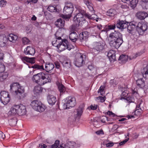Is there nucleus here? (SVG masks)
Instances as JSON below:
<instances>
[{"instance_id":"f03ea898","label":"nucleus","mask_w":148,"mask_h":148,"mask_svg":"<svg viewBox=\"0 0 148 148\" xmlns=\"http://www.w3.org/2000/svg\"><path fill=\"white\" fill-rule=\"evenodd\" d=\"M74 10L73 4L70 2L65 3V6L63 10V13L64 14L61 15V16L66 20H69L71 17Z\"/></svg>"},{"instance_id":"13d9d810","label":"nucleus","mask_w":148,"mask_h":148,"mask_svg":"<svg viewBox=\"0 0 148 148\" xmlns=\"http://www.w3.org/2000/svg\"><path fill=\"white\" fill-rule=\"evenodd\" d=\"M6 1L4 0H1L0 1V6L4 7L6 5Z\"/></svg>"},{"instance_id":"72a5a7b5","label":"nucleus","mask_w":148,"mask_h":148,"mask_svg":"<svg viewBox=\"0 0 148 148\" xmlns=\"http://www.w3.org/2000/svg\"><path fill=\"white\" fill-rule=\"evenodd\" d=\"M18 87H19V85L18 83H14L11 84L10 86V91L11 92L14 91L16 90Z\"/></svg>"},{"instance_id":"ea45409f","label":"nucleus","mask_w":148,"mask_h":148,"mask_svg":"<svg viewBox=\"0 0 148 148\" xmlns=\"http://www.w3.org/2000/svg\"><path fill=\"white\" fill-rule=\"evenodd\" d=\"M115 27V24L107 25L106 26L104 31L107 32L110 30L114 29Z\"/></svg>"},{"instance_id":"a211bd4d","label":"nucleus","mask_w":148,"mask_h":148,"mask_svg":"<svg viewBox=\"0 0 148 148\" xmlns=\"http://www.w3.org/2000/svg\"><path fill=\"white\" fill-rule=\"evenodd\" d=\"M54 67V66L52 63L47 62L45 64L44 70L47 72L51 73Z\"/></svg>"},{"instance_id":"f3484780","label":"nucleus","mask_w":148,"mask_h":148,"mask_svg":"<svg viewBox=\"0 0 148 148\" xmlns=\"http://www.w3.org/2000/svg\"><path fill=\"white\" fill-rule=\"evenodd\" d=\"M148 16L147 13L145 12L139 11L136 14V17L140 20H143Z\"/></svg>"},{"instance_id":"052dcab7","label":"nucleus","mask_w":148,"mask_h":148,"mask_svg":"<svg viewBox=\"0 0 148 148\" xmlns=\"http://www.w3.org/2000/svg\"><path fill=\"white\" fill-rule=\"evenodd\" d=\"M107 118L105 116H102L101 118V121L103 123H105L106 121L107 120Z\"/></svg>"},{"instance_id":"4468645a","label":"nucleus","mask_w":148,"mask_h":148,"mask_svg":"<svg viewBox=\"0 0 148 148\" xmlns=\"http://www.w3.org/2000/svg\"><path fill=\"white\" fill-rule=\"evenodd\" d=\"M18 115L21 116L26 114V110L25 107L23 104L18 105Z\"/></svg>"},{"instance_id":"a18cd8bd","label":"nucleus","mask_w":148,"mask_h":148,"mask_svg":"<svg viewBox=\"0 0 148 148\" xmlns=\"http://www.w3.org/2000/svg\"><path fill=\"white\" fill-rule=\"evenodd\" d=\"M48 10L51 12H56L57 11V9L55 5H49L48 8Z\"/></svg>"},{"instance_id":"39448f33","label":"nucleus","mask_w":148,"mask_h":148,"mask_svg":"<svg viewBox=\"0 0 148 148\" xmlns=\"http://www.w3.org/2000/svg\"><path fill=\"white\" fill-rule=\"evenodd\" d=\"M56 47L60 52L63 51L66 49L70 50L73 47V46L69 44L68 41L66 39L61 40V41L57 45Z\"/></svg>"},{"instance_id":"09e8293b","label":"nucleus","mask_w":148,"mask_h":148,"mask_svg":"<svg viewBox=\"0 0 148 148\" xmlns=\"http://www.w3.org/2000/svg\"><path fill=\"white\" fill-rule=\"evenodd\" d=\"M104 86H101L99 89L98 92L101 95H103L105 94V91L104 90Z\"/></svg>"},{"instance_id":"e2e57ef3","label":"nucleus","mask_w":148,"mask_h":148,"mask_svg":"<svg viewBox=\"0 0 148 148\" xmlns=\"http://www.w3.org/2000/svg\"><path fill=\"white\" fill-rule=\"evenodd\" d=\"M97 105L95 104L92 105L90 107V108L91 109L93 110H96L97 109Z\"/></svg>"},{"instance_id":"6e6d98bb","label":"nucleus","mask_w":148,"mask_h":148,"mask_svg":"<svg viewBox=\"0 0 148 148\" xmlns=\"http://www.w3.org/2000/svg\"><path fill=\"white\" fill-rule=\"evenodd\" d=\"M32 29V27L30 25L27 26L26 27L25 32L27 33H28L31 32Z\"/></svg>"},{"instance_id":"2f4dec72","label":"nucleus","mask_w":148,"mask_h":148,"mask_svg":"<svg viewBox=\"0 0 148 148\" xmlns=\"http://www.w3.org/2000/svg\"><path fill=\"white\" fill-rule=\"evenodd\" d=\"M24 88L19 85V87H18L16 90H15V94L20 97L21 94L24 92Z\"/></svg>"},{"instance_id":"bb28decb","label":"nucleus","mask_w":148,"mask_h":148,"mask_svg":"<svg viewBox=\"0 0 148 148\" xmlns=\"http://www.w3.org/2000/svg\"><path fill=\"white\" fill-rule=\"evenodd\" d=\"M88 35L89 34L88 32H83L79 34V38L81 41L85 40L88 38Z\"/></svg>"},{"instance_id":"5701e85b","label":"nucleus","mask_w":148,"mask_h":148,"mask_svg":"<svg viewBox=\"0 0 148 148\" xmlns=\"http://www.w3.org/2000/svg\"><path fill=\"white\" fill-rule=\"evenodd\" d=\"M21 58L24 63L27 62L31 64H34L35 62V58H29L27 57H22Z\"/></svg>"},{"instance_id":"423d86ee","label":"nucleus","mask_w":148,"mask_h":148,"mask_svg":"<svg viewBox=\"0 0 148 148\" xmlns=\"http://www.w3.org/2000/svg\"><path fill=\"white\" fill-rule=\"evenodd\" d=\"M79 12L74 16L73 19L74 22L77 26H81L86 22L82 12L80 11Z\"/></svg>"},{"instance_id":"0e129e2a","label":"nucleus","mask_w":148,"mask_h":148,"mask_svg":"<svg viewBox=\"0 0 148 148\" xmlns=\"http://www.w3.org/2000/svg\"><path fill=\"white\" fill-rule=\"evenodd\" d=\"M126 56L123 55H122L120 56L119 58V60L123 61L125 60Z\"/></svg>"},{"instance_id":"58836bf2","label":"nucleus","mask_w":148,"mask_h":148,"mask_svg":"<svg viewBox=\"0 0 148 148\" xmlns=\"http://www.w3.org/2000/svg\"><path fill=\"white\" fill-rule=\"evenodd\" d=\"M28 67L29 68H32L33 69H37L41 71L44 70V67L42 65H40L37 64H35L31 67L29 66Z\"/></svg>"},{"instance_id":"cd10ccee","label":"nucleus","mask_w":148,"mask_h":148,"mask_svg":"<svg viewBox=\"0 0 148 148\" xmlns=\"http://www.w3.org/2000/svg\"><path fill=\"white\" fill-rule=\"evenodd\" d=\"M78 35L77 33L74 32H72L69 34V38L72 41L75 42L77 40Z\"/></svg>"},{"instance_id":"37998d69","label":"nucleus","mask_w":148,"mask_h":148,"mask_svg":"<svg viewBox=\"0 0 148 148\" xmlns=\"http://www.w3.org/2000/svg\"><path fill=\"white\" fill-rule=\"evenodd\" d=\"M116 14L115 10L113 9H110L107 12V15L110 16H113Z\"/></svg>"},{"instance_id":"2eb2a0df","label":"nucleus","mask_w":148,"mask_h":148,"mask_svg":"<svg viewBox=\"0 0 148 148\" xmlns=\"http://www.w3.org/2000/svg\"><path fill=\"white\" fill-rule=\"evenodd\" d=\"M76 144L73 141H69L65 144H62L58 147V148H74Z\"/></svg>"},{"instance_id":"c9c22d12","label":"nucleus","mask_w":148,"mask_h":148,"mask_svg":"<svg viewBox=\"0 0 148 148\" xmlns=\"http://www.w3.org/2000/svg\"><path fill=\"white\" fill-rule=\"evenodd\" d=\"M10 99V95H9L8 96L5 97L4 98L3 97L2 98L0 99V101L3 104L5 105L9 103Z\"/></svg>"},{"instance_id":"7ed1b4c3","label":"nucleus","mask_w":148,"mask_h":148,"mask_svg":"<svg viewBox=\"0 0 148 148\" xmlns=\"http://www.w3.org/2000/svg\"><path fill=\"white\" fill-rule=\"evenodd\" d=\"M63 108L64 109H69L74 107L76 103L75 97L70 96L66 98L63 100Z\"/></svg>"},{"instance_id":"4c0bfd02","label":"nucleus","mask_w":148,"mask_h":148,"mask_svg":"<svg viewBox=\"0 0 148 148\" xmlns=\"http://www.w3.org/2000/svg\"><path fill=\"white\" fill-rule=\"evenodd\" d=\"M42 90V88L40 86H37L34 87V94H37L41 92Z\"/></svg>"},{"instance_id":"774afa93","label":"nucleus","mask_w":148,"mask_h":148,"mask_svg":"<svg viewBox=\"0 0 148 148\" xmlns=\"http://www.w3.org/2000/svg\"><path fill=\"white\" fill-rule=\"evenodd\" d=\"M39 147L40 148H46L47 146L43 143H41L39 144Z\"/></svg>"},{"instance_id":"393cba45","label":"nucleus","mask_w":148,"mask_h":148,"mask_svg":"<svg viewBox=\"0 0 148 148\" xmlns=\"http://www.w3.org/2000/svg\"><path fill=\"white\" fill-rule=\"evenodd\" d=\"M135 94H137V92L136 91H133L132 94L131 95L130 94H128L126 97L125 99L129 103L134 102V99L132 95Z\"/></svg>"},{"instance_id":"de8ad7c7","label":"nucleus","mask_w":148,"mask_h":148,"mask_svg":"<svg viewBox=\"0 0 148 148\" xmlns=\"http://www.w3.org/2000/svg\"><path fill=\"white\" fill-rule=\"evenodd\" d=\"M0 99L9 95V93L5 91H2L0 92Z\"/></svg>"},{"instance_id":"aec40b11","label":"nucleus","mask_w":148,"mask_h":148,"mask_svg":"<svg viewBox=\"0 0 148 148\" xmlns=\"http://www.w3.org/2000/svg\"><path fill=\"white\" fill-rule=\"evenodd\" d=\"M35 49L30 46H27L24 50V53L25 54L33 55L35 53Z\"/></svg>"},{"instance_id":"338daca9","label":"nucleus","mask_w":148,"mask_h":148,"mask_svg":"<svg viewBox=\"0 0 148 148\" xmlns=\"http://www.w3.org/2000/svg\"><path fill=\"white\" fill-rule=\"evenodd\" d=\"M56 68L57 69H59L60 67V64L58 62H55Z\"/></svg>"},{"instance_id":"4be33fe9","label":"nucleus","mask_w":148,"mask_h":148,"mask_svg":"<svg viewBox=\"0 0 148 148\" xmlns=\"http://www.w3.org/2000/svg\"><path fill=\"white\" fill-rule=\"evenodd\" d=\"M47 100L49 104L53 105L55 104L56 99L54 96L49 95L47 97Z\"/></svg>"},{"instance_id":"864d4df0","label":"nucleus","mask_w":148,"mask_h":148,"mask_svg":"<svg viewBox=\"0 0 148 148\" xmlns=\"http://www.w3.org/2000/svg\"><path fill=\"white\" fill-rule=\"evenodd\" d=\"M5 70V67L3 64H0V73H3Z\"/></svg>"},{"instance_id":"b1692460","label":"nucleus","mask_w":148,"mask_h":148,"mask_svg":"<svg viewBox=\"0 0 148 148\" xmlns=\"http://www.w3.org/2000/svg\"><path fill=\"white\" fill-rule=\"evenodd\" d=\"M85 16L88 19L93 20H95L97 22H98L99 21H101V18H98L97 15L95 14L90 15L87 13L85 14Z\"/></svg>"},{"instance_id":"603ef678","label":"nucleus","mask_w":148,"mask_h":148,"mask_svg":"<svg viewBox=\"0 0 148 148\" xmlns=\"http://www.w3.org/2000/svg\"><path fill=\"white\" fill-rule=\"evenodd\" d=\"M97 99L98 100H99L100 102H103L105 101L106 99V97L105 96L103 97L99 96L97 97Z\"/></svg>"},{"instance_id":"c756f323","label":"nucleus","mask_w":148,"mask_h":148,"mask_svg":"<svg viewBox=\"0 0 148 148\" xmlns=\"http://www.w3.org/2000/svg\"><path fill=\"white\" fill-rule=\"evenodd\" d=\"M8 40L12 42H14L18 38V36L14 34H9L8 37Z\"/></svg>"},{"instance_id":"7c9ffc66","label":"nucleus","mask_w":148,"mask_h":148,"mask_svg":"<svg viewBox=\"0 0 148 148\" xmlns=\"http://www.w3.org/2000/svg\"><path fill=\"white\" fill-rule=\"evenodd\" d=\"M136 82L137 86L139 88H143L145 86V82L143 78L138 79Z\"/></svg>"},{"instance_id":"473e14b6","label":"nucleus","mask_w":148,"mask_h":148,"mask_svg":"<svg viewBox=\"0 0 148 148\" xmlns=\"http://www.w3.org/2000/svg\"><path fill=\"white\" fill-rule=\"evenodd\" d=\"M83 108L79 107L76 110V118L79 119L81 116L83 111Z\"/></svg>"},{"instance_id":"4d7b16f0","label":"nucleus","mask_w":148,"mask_h":148,"mask_svg":"<svg viewBox=\"0 0 148 148\" xmlns=\"http://www.w3.org/2000/svg\"><path fill=\"white\" fill-rule=\"evenodd\" d=\"M5 137V135L2 132L0 131V140H3Z\"/></svg>"},{"instance_id":"ddd939ff","label":"nucleus","mask_w":148,"mask_h":148,"mask_svg":"<svg viewBox=\"0 0 148 148\" xmlns=\"http://www.w3.org/2000/svg\"><path fill=\"white\" fill-rule=\"evenodd\" d=\"M8 38L4 35L0 34V46L3 47L7 44Z\"/></svg>"},{"instance_id":"dca6fc26","label":"nucleus","mask_w":148,"mask_h":148,"mask_svg":"<svg viewBox=\"0 0 148 148\" xmlns=\"http://www.w3.org/2000/svg\"><path fill=\"white\" fill-rule=\"evenodd\" d=\"M18 105H15L11 108L8 112V114L10 115H18Z\"/></svg>"},{"instance_id":"69168bd1","label":"nucleus","mask_w":148,"mask_h":148,"mask_svg":"<svg viewBox=\"0 0 148 148\" xmlns=\"http://www.w3.org/2000/svg\"><path fill=\"white\" fill-rule=\"evenodd\" d=\"M38 0H27V3L29 4L30 3H36L38 2Z\"/></svg>"},{"instance_id":"a19ab883","label":"nucleus","mask_w":148,"mask_h":148,"mask_svg":"<svg viewBox=\"0 0 148 148\" xmlns=\"http://www.w3.org/2000/svg\"><path fill=\"white\" fill-rule=\"evenodd\" d=\"M141 72L143 77L146 78L147 75H148V66H147L145 68H144Z\"/></svg>"},{"instance_id":"0eeeda50","label":"nucleus","mask_w":148,"mask_h":148,"mask_svg":"<svg viewBox=\"0 0 148 148\" xmlns=\"http://www.w3.org/2000/svg\"><path fill=\"white\" fill-rule=\"evenodd\" d=\"M31 105L33 109L40 112H43L46 108L44 104L37 100L33 101L31 102Z\"/></svg>"},{"instance_id":"c85d7f7f","label":"nucleus","mask_w":148,"mask_h":148,"mask_svg":"<svg viewBox=\"0 0 148 148\" xmlns=\"http://www.w3.org/2000/svg\"><path fill=\"white\" fill-rule=\"evenodd\" d=\"M63 66L67 68H69L71 66V61L70 59H66L63 61L61 62Z\"/></svg>"},{"instance_id":"9b49d317","label":"nucleus","mask_w":148,"mask_h":148,"mask_svg":"<svg viewBox=\"0 0 148 148\" xmlns=\"http://www.w3.org/2000/svg\"><path fill=\"white\" fill-rule=\"evenodd\" d=\"M41 79V85H44L47 83L50 82L51 81V75L50 74L42 72Z\"/></svg>"},{"instance_id":"20e7f679","label":"nucleus","mask_w":148,"mask_h":148,"mask_svg":"<svg viewBox=\"0 0 148 148\" xmlns=\"http://www.w3.org/2000/svg\"><path fill=\"white\" fill-rule=\"evenodd\" d=\"M94 47L92 49V53L96 54L104 50L106 47L105 43L103 41L96 42L94 43Z\"/></svg>"},{"instance_id":"c03bdc74","label":"nucleus","mask_w":148,"mask_h":148,"mask_svg":"<svg viewBox=\"0 0 148 148\" xmlns=\"http://www.w3.org/2000/svg\"><path fill=\"white\" fill-rule=\"evenodd\" d=\"M8 74L7 73H2L0 75V81L3 82L8 77Z\"/></svg>"},{"instance_id":"f704fd0d","label":"nucleus","mask_w":148,"mask_h":148,"mask_svg":"<svg viewBox=\"0 0 148 148\" xmlns=\"http://www.w3.org/2000/svg\"><path fill=\"white\" fill-rule=\"evenodd\" d=\"M127 31L129 33H132V31L135 29L136 25L132 23H130L127 26Z\"/></svg>"},{"instance_id":"9d476101","label":"nucleus","mask_w":148,"mask_h":148,"mask_svg":"<svg viewBox=\"0 0 148 148\" xmlns=\"http://www.w3.org/2000/svg\"><path fill=\"white\" fill-rule=\"evenodd\" d=\"M143 104L144 103L142 101L140 100L139 105L136 106V110L134 112V115L137 116L140 115L143 110L144 109Z\"/></svg>"},{"instance_id":"79ce46f5","label":"nucleus","mask_w":148,"mask_h":148,"mask_svg":"<svg viewBox=\"0 0 148 148\" xmlns=\"http://www.w3.org/2000/svg\"><path fill=\"white\" fill-rule=\"evenodd\" d=\"M138 2V0H130L129 2L130 6L132 8H135Z\"/></svg>"},{"instance_id":"5fc2aeb1","label":"nucleus","mask_w":148,"mask_h":148,"mask_svg":"<svg viewBox=\"0 0 148 148\" xmlns=\"http://www.w3.org/2000/svg\"><path fill=\"white\" fill-rule=\"evenodd\" d=\"M59 144V141L58 140H56L55 143L51 146L52 148H57Z\"/></svg>"},{"instance_id":"680f3d73","label":"nucleus","mask_w":148,"mask_h":148,"mask_svg":"<svg viewBox=\"0 0 148 148\" xmlns=\"http://www.w3.org/2000/svg\"><path fill=\"white\" fill-rule=\"evenodd\" d=\"M107 115H109L110 117H114L115 116V114L112 113V112L110 111H108L106 112Z\"/></svg>"},{"instance_id":"3c124183","label":"nucleus","mask_w":148,"mask_h":148,"mask_svg":"<svg viewBox=\"0 0 148 148\" xmlns=\"http://www.w3.org/2000/svg\"><path fill=\"white\" fill-rule=\"evenodd\" d=\"M29 42V40L28 38L26 37H24L23 38V43L24 45H27Z\"/></svg>"},{"instance_id":"f257e3e1","label":"nucleus","mask_w":148,"mask_h":148,"mask_svg":"<svg viewBox=\"0 0 148 148\" xmlns=\"http://www.w3.org/2000/svg\"><path fill=\"white\" fill-rule=\"evenodd\" d=\"M109 37L110 45L115 48H119L123 42L122 34L119 31L111 33Z\"/></svg>"},{"instance_id":"49530a36","label":"nucleus","mask_w":148,"mask_h":148,"mask_svg":"<svg viewBox=\"0 0 148 148\" xmlns=\"http://www.w3.org/2000/svg\"><path fill=\"white\" fill-rule=\"evenodd\" d=\"M122 92L121 95L122 97L121 99H125L126 97H127L128 95V92L127 90H124V91L122 90Z\"/></svg>"},{"instance_id":"f8f14e48","label":"nucleus","mask_w":148,"mask_h":148,"mask_svg":"<svg viewBox=\"0 0 148 148\" xmlns=\"http://www.w3.org/2000/svg\"><path fill=\"white\" fill-rule=\"evenodd\" d=\"M42 74V72H40L34 75L32 78V80L39 85H41Z\"/></svg>"},{"instance_id":"e433bc0d","label":"nucleus","mask_w":148,"mask_h":148,"mask_svg":"<svg viewBox=\"0 0 148 148\" xmlns=\"http://www.w3.org/2000/svg\"><path fill=\"white\" fill-rule=\"evenodd\" d=\"M56 84L60 92L61 93V92L63 93L65 92L66 88L64 86L59 82H57Z\"/></svg>"},{"instance_id":"8fccbe9b","label":"nucleus","mask_w":148,"mask_h":148,"mask_svg":"<svg viewBox=\"0 0 148 148\" xmlns=\"http://www.w3.org/2000/svg\"><path fill=\"white\" fill-rule=\"evenodd\" d=\"M142 54L141 53H136V54H133L132 56H130L129 58L130 60L136 58L138 56H140Z\"/></svg>"},{"instance_id":"a878e982","label":"nucleus","mask_w":148,"mask_h":148,"mask_svg":"<svg viewBox=\"0 0 148 148\" xmlns=\"http://www.w3.org/2000/svg\"><path fill=\"white\" fill-rule=\"evenodd\" d=\"M56 27L60 28H63L64 25V21L61 18H59L55 23Z\"/></svg>"},{"instance_id":"bf43d9fd","label":"nucleus","mask_w":148,"mask_h":148,"mask_svg":"<svg viewBox=\"0 0 148 148\" xmlns=\"http://www.w3.org/2000/svg\"><path fill=\"white\" fill-rule=\"evenodd\" d=\"M126 138L123 140V141L120 142L119 143V145H123L124 144L126 143L129 140V138H127V137H126Z\"/></svg>"},{"instance_id":"412c9836","label":"nucleus","mask_w":148,"mask_h":148,"mask_svg":"<svg viewBox=\"0 0 148 148\" xmlns=\"http://www.w3.org/2000/svg\"><path fill=\"white\" fill-rule=\"evenodd\" d=\"M107 56L110 62L114 61L116 59L115 51L113 50H110L108 53Z\"/></svg>"},{"instance_id":"6e6552de","label":"nucleus","mask_w":148,"mask_h":148,"mask_svg":"<svg viewBox=\"0 0 148 148\" xmlns=\"http://www.w3.org/2000/svg\"><path fill=\"white\" fill-rule=\"evenodd\" d=\"M85 58L86 56L85 55L78 53L76 55V58L74 61V64L78 67H81L84 64Z\"/></svg>"},{"instance_id":"1a4fd4ad","label":"nucleus","mask_w":148,"mask_h":148,"mask_svg":"<svg viewBox=\"0 0 148 148\" xmlns=\"http://www.w3.org/2000/svg\"><path fill=\"white\" fill-rule=\"evenodd\" d=\"M147 29V25L144 22H139L138 23L136 29L140 35H143Z\"/></svg>"},{"instance_id":"6ab92c4d","label":"nucleus","mask_w":148,"mask_h":148,"mask_svg":"<svg viewBox=\"0 0 148 148\" xmlns=\"http://www.w3.org/2000/svg\"><path fill=\"white\" fill-rule=\"evenodd\" d=\"M128 23L126 21H121L118 23L116 25L117 28L120 29H122L126 27L127 26Z\"/></svg>"}]
</instances>
